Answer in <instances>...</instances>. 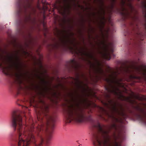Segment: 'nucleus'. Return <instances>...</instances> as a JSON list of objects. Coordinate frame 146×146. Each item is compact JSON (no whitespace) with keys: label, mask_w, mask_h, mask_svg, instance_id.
I'll list each match as a JSON object with an SVG mask.
<instances>
[{"label":"nucleus","mask_w":146,"mask_h":146,"mask_svg":"<svg viewBox=\"0 0 146 146\" xmlns=\"http://www.w3.org/2000/svg\"><path fill=\"white\" fill-rule=\"evenodd\" d=\"M7 60L14 67L17 71L15 73V76L16 78V82L19 84H21L22 83L24 78L26 74L21 72V64L20 62L19 57L16 54H9L7 57Z\"/></svg>","instance_id":"39448f33"},{"label":"nucleus","mask_w":146,"mask_h":146,"mask_svg":"<svg viewBox=\"0 0 146 146\" xmlns=\"http://www.w3.org/2000/svg\"><path fill=\"white\" fill-rule=\"evenodd\" d=\"M125 2H122V3L120 9V11H122L121 13V15L125 17H127L130 15V13L128 12L127 9L124 7Z\"/></svg>","instance_id":"2eb2a0df"},{"label":"nucleus","mask_w":146,"mask_h":146,"mask_svg":"<svg viewBox=\"0 0 146 146\" xmlns=\"http://www.w3.org/2000/svg\"><path fill=\"white\" fill-rule=\"evenodd\" d=\"M41 83L43 86L41 87V88L42 91L45 93H47L48 91L50 90V88L47 85L48 82L43 79L41 80Z\"/></svg>","instance_id":"4468645a"},{"label":"nucleus","mask_w":146,"mask_h":146,"mask_svg":"<svg viewBox=\"0 0 146 146\" xmlns=\"http://www.w3.org/2000/svg\"><path fill=\"white\" fill-rule=\"evenodd\" d=\"M48 107L47 106H45L43 110L42 114L46 118L47 126H50L53 127L55 122V119L53 116L48 114Z\"/></svg>","instance_id":"1a4fd4ad"},{"label":"nucleus","mask_w":146,"mask_h":146,"mask_svg":"<svg viewBox=\"0 0 146 146\" xmlns=\"http://www.w3.org/2000/svg\"><path fill=\"white\" fill-rule=\"evenodd\" d=\"M16 111H13L12 114L11 126L16 131L17 127V132L19 133L18 146H29L31 142H35L34 135L30 133L33 131L34 128L33 125L27 131L26 129L23 128L22 119L20 115H17Z\"/></svg>","instance_id":"20e7f679"},{"label":"nucleus","mask_w":146,"mask_h":146,"mask_svg":"<svg viewBox=\"0 0 146 146\" xmlns=\"http://www.w3.org/2000/svg\"><path fill=\"white\" fill-rule=\"evenodd\" d=\"M70 95L72 101L74 102V104L70 105L66 111V122L70 123L73 120L79 123L86 121L88 118L84 107L88 104V99L77 94L76 96L78 99V101L73 93H70Z\"/></svg>","instance_id":"f03ea898"},{"label":"nucleus","mask_w":146,"mask_h":146,"mask_svg":"<svg viewBox=\"0 0 146 146\" xmlns=\"http://www.w3.org/2000/svg\"><path fill=\"white\" fill-rule=\"evenodd\" d=\"M75 48L76 53V54L79 53L81 55L86 56L89 58L95 61L96 63V65L95 63H91V62L90 61L91 63V66L93 68L96 73L99 74L101 76L104 74V71L100 66L101 64L95 58L92 53L87 51L83 48L81 47L78 48L76 46Z\"/></svg>","instance_id":"423d86ee"},{"label":"nucleus","mask_w":146,"mask_h":146,"mask_svg":"<svg viewBox=\"0 0 146 146\" xmlns=\"http://www.w3.org/2000/svg\"><path fill=\"white\" fill-rule=\"evenodd\" d=\"M60 45L62 47L64 48L70 47L72 50L74 49L73 48L70 46H75L74 38H71L68 35L65 34L62 35L60 38Z\"/></svg>","instance_id":"0eeeda50"},{"label":"nucleus","mask_w":146,"mask_h":146,"mask_svg":"<svg viewBox=\"0 0 146 146\" xmlns=\"http://www.w3.org/2000/svg\"><path fill=\"white\" fill-rule=\"evenodd\" d=\"M129 78L131 79H137L139 80H140L141 79V77L140 76H133L132 75H130L129 76Z\"/></svg>","instance_id":"a211bd4d"},{"label":"nucleus","mask_w":146,"mask_h":146,"mask_svg":"<svg viewBox=\"0 0 146 146\" xmlns=\"http://www.w3.org/2000/svg\"><path fill=\"white\" fill-rule=\"evenodd\" d=\"M136 109L137 110H139V111H140L141 110H142V109L140 108L138 106L136 107Z\"/></svg>","instance_id":"393cba45"},{"label":"nucleus","mask_w":146,"mask_h":146,"mask_svg":"<svg viewBox=\"0 0 146 146\" xmlns=\"http://www.w3.org/2000/svg\"><path fill=\"white\" fill-rule=\"evenodd\" d=\"M97 78L98 79V80H100L101 79V77L100 76H97Z\"/></svg>","instance_id":"bb28decb"},{"label":"nucleus","mask_w":146,"mask_h":146,"mask_svg":"<svg viewBox=\"0 0 146 146\" xmlns=\"http://www.w3.org/2000/svg\"><path fill=\"white\" fill-rule=\"evenodd\" d=\"M142 4L143 5V6L145 9H146V1H144L142 2ZM145 16L146 17V11Z\"/></svg>","instance_id":"aec40b11"},{"label":"nucleus","mask_w":146,"mask_h":146,"mask_svg":"<svg viewBox=\"0 0 146 146\" xmlns=\"http://www.w3.org/2000/svg\"><path fill=\"white\" fill-rule=\"evenodd\" d=\"M115 121H118V119H117V118H115Z\"/></svg>","instance_id":"7c9ffc66"},{"label":"nucleus","mask_w":146,"mask_h":146,"mask_svg":"<svg viewBox=\"0 0 146 146\" xmlns=\"http://www.w3.org/2000/svg\"><path fill=\"white\" fill-rule=\"evenodd\" d=\"M115 0H111V3H114Z\"/></svg>","instance_id":"cd10ccee"},{"label":"nucleus","mask_w":146,"mask_h":146,"mask_svg":"<svg viewBox=\"0 0 146 146\" xmlns=\"http://www.w3.org/2000/svg\"><path fill=\"white\" fill-rule=\"evenodd\" d=\"M64 7L65 11H67L69 12V9L71 8V6L69 3H66L64 5Z\"/></svg>","instance_id":"f3484780"},{"label":"nucleus","mask_w":146,"mask_h":146,"mask_svg":"<svg viewBox=\"0 0 146 146\" xmlns=\"http://www.w3.org/2000/svg\"><path fill=\"white\" fill-rule=\"evenodd\" d=\"M98 13L100 15H104V16L101 17V20L100 22V27L102 29L104 27L105 24V19L104 16L105 13V11L103 8H102L101 10L98 12Z\"/></svg>","instance_id":"ddd939ff"},{"label":"nucleus","mask_w":146,"mask_h":146,"mask_svg":"<svg viewBox=\"0 0 146 146\" xmlns=\"http://www.w3.org/2000/svg\"><path fill=\"white\" fill-rule=\"evenodd\" d=\"M61 3V0H56L55 3L54 5V7L58 9H61L62 7Z\"/></svg>","instance_id":"dca6fc26"},{"label":"nucleus","mask_w":146,"mask_h":146,"mask_svg":"<svg viewBox=\"0 0 146 146\" xmlns=\"http://www.w3.org/2000/svg\"><path fill=\"white\" fill-rule=\"evenodd\" d=\"M52 133L51 132H49L47 135V139L46 142L44 143L43 139L40 138V141L38 145H35V146H46L49 143V140L52 137Z\"/></svg>","instance_id":"f8f14e48"},{"label":"nucleus","mask_w":146,"mask_h":146,"mask_svg":"<svg viewBox=\"0 0 146 146\" xmlns=\"http://www.w3.org/2000/svg\"><path fill=\"white\" fill-rule=\"evenodd\" d=\"M98 130L101 135V137L96 135L94 137L93 144L94 146H121V138L120 134L116 135L114 133L113 135V140L109 135L111 129L117 130V125L115 123L111 125L110 129L103 125H99Z\"/></svg>","instance_id":"7ed1b4c3"},{"label":"nucleus","mask_w":146,"mask_h":146,"mask_svg":"<svg viewBox=\"0 0 146 146\" xmlns=\"http://www.w3.org/2000/svg\"><path fill=\"white\" fill-rule=\"evenodd\" d=\"M37 119L38 121H40V120H42V117L41 116L40 117L38 115L37 116Z\"/></svg>","instance_id":"b1692460"},{"label":"nucleus","mask_w":146,"mask_h":146,"mask_svg":"<svg viewBox=\"0 0 146 146\" xmlns=\"http://www.w3.org/2000/svg\"><path fill=\"white\" fill-rule=\"evenodd\" d=\"M79 64L78 63H76V67H78L79 66Z\"/></svg>","instance_id":"c85d7f7f"},{"label":"nucleus","mask_w":146,"mask_h":146,"mask_svg":"<svg viewBox=\"0 0 146 146\" xmlns=\"http://www.w3.org/2000/svg\"><path fill=\"white\" fill-rule=\"evenodd\" d=\"M35 102L34 100L33 99L32 100H31L30 101V103L32 104V103H34Z\"/></svg>","instance_id":"a878e982"},{"label":"nucleus","mask_w":146,"mask_h":146,"mask_svg":"<svg viewBox=\"0 0 146 146\" xmlns=\"http://www.w3.org/2000/svg\"><path fill=\"white\" fill-rule=\"evenodd\" d=\"M130 7L131 8V10H133V7L131 5H130Z\"/></svg>","instance_id":"c756f323"},{"label":"nucleus","mask_w":146,"mask_h":146,"mask_svg":"<svg viewBox=\"0 0 146 146\" xmlns=\"http://www.w3.org/2000/svg\"><path fill=\"white\" fill-rule=\"evenodd\" d=\"M99 109L102 111L104 112L105 111V109L102 107H99Z\"/></svg>","instance_id":"412c9836"},{"label":"nucleus","mask_w":146,"mask_h":146,"mask_svg":"<svg viewBox=\"0 0 146 146\" xmlns=\"http://www.w3.org/2000/svg\"><path fill=\"white\" fill-rule=\"evenodd\" d=\"M63 2L64 3V5L66 3H69V0H64Z\"/></svg>","instance_id":"5701e85b"},{"label":"nucleus","mask_w":146,"mask_h":146,"mask_svg":"<svg viewBox=\"0 0 146 146\" xmlns=\"http://www.w3.org/2000/svg\"><path fill=\"white\" fill-rule=\"evenodd\" d=\"M25 108H26V109H27V107H25Z\"/></svg>","instance_id":"473e14b6"},{"label":"nucleus","mask_w":146,"mask_h":146,"mask_svg":"<svg viewBox=\"0 0 146 146\" xmlns=\"http://www.w3.org/2000/svg\"><path fill=\"white\" fill-rule=\"evenodd\" d=\"M123 70L125 73L129 72L128 68L125 69L120 68L116 71H113L109 75V77L105 79V80L108 83V86L105 87L106 90L108 94L106 96L107 102L105 103V105L110 108L113 112L117 113L122 116L125 115V110L122 104L117 101L110 98V94H113L117 96L119 99L122 100L127 101L130 98L125 97L122 94L121 91L119 89V87H124V84L121 82L123 79L118 77V75L122 72Z\"/></svg>","instance_id":"f257e3e1"},{"label":"nucleus","mask_w":146,"mask_h":146,"mask_svg":"<svg viewBox=\"0 0 146 146\" xmlns=\"http://www.w3.org/2000/svg\"><path fill=\"white\" fill-rule=\"evenodd\" d=\"M40 76H38V78H40Z\"/></svg>","instance_id":"72a5a7b5"},{"label":"nucleus","mask_w":146,"mask_h":146,"mask_svg":"<svg viewBox=\"0 0 146 146\" xmlns=\"http://www.w3.org/2000/svg\"><path fill=\"white\" fill-rule=\"evenodd\" d=\"M100 43L102 45V51L100 52L101 53L104 58L110 60L111 59V57L109 44L107 43L104 39L102 40Z\"/></svg>","instance_id":"6e6552de"},{"label":"nucleus","mask_w":146,"mask_h":146,"mask_svg":"<svg viewBox=\"0 0 146 146\" xmlns=\"http://www.w3.org/2000/svg\"><path fill=\"white\" fill-rule=\"evenodd\" d=\"M114 5V3H111V5L110 6V7L111 9H113V8Z\"/></svg>","instance_id":"4be33fe9"},{"label":"nucleus","mask_w":146,"mask_h":146,"mask_svg":"<svg viewBox=\"0 0 146 146\" xmlns=\"http://www.w3.org/2000/svg\"><path fill=\"white\" fill-rule=\"evenodd\" d=\"M76 84L78 89H82L83 93H85L87 90L88 88H86V84L83 81H80L79 78L77 77L75 78Z\"/></svg>","instance_id":"9b49d317"},{"label":"nucleus","mask_w":146,"mask_h":146,"mask_svg":"<svg viewBox=\"0 0 146 146\" xmlns=\"http://www.w3.org/2000/svg\"><path fill=\"white\" fill-rule=\"evenodd\" d=\"M43 126L44 125L43 124H42L41 125H38L37 128V130L38 131H40L42 130Z\"/></svg>","instance_id":"6ab92c4d"},{"label":"nucleus","mask_w":146,"mask_h":146,"mask_svg":"<svg viewBox=\"0 0 146 146\" xmlns=\"http://www.w3.org/2000/svg\"><path fill=\"white\" fill-rule=\"evenodd\" d=\"M95 14H96V13H93V15H94H94H95Z\"/></svg>","instance_id":"2f4dec72"},{"label":"nucleus","mask_w":146,"mask_h":146,"mask_svg":"<svg viewBox=\"0 0 146 146\" xmlns=\"http://www.w3.org/2000/svg\"><path fill=\"white\" fill-rule=\"evenodd\" d=\"M133 74H141L144 77L146 81V66L140 65L135 67L133 69Z\"/></svg>","instance_id":"9d476101"}]
</instances>
